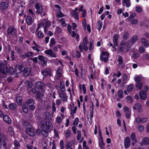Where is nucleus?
Instances as JSON below:
<instances>
[{
	"mask_svg": "<svg viewBox=\"0 0 149 149\" xmlns=\"http://www.w3.org/2000/svg\"><path fill=\"white\" fill-rule=\"evenodd\" d=\"M10 69L12 70H13V72H10L11 74L13 73H15L17 74H20L21 73L22 71H23L24 69V67L22 65H17L14 70L13 68H11Z\"/></svg>",
	"mask_w": 149,
	"mask_h": 149,
	"instance_id": "1",
	"label": "nucleus"
},
{
	"mask_svg": "<svg viewBox=\"0 0 149 149\" xmlns=\"http://www.w3.org/2000/svg\"><path fill=\"white\" fill-rule=\"evenodd\" d=\"M38 59L40 61L39 63L41 64L43 66H45L47 65V62L45 60L44 57L41 55H39L38 56Z\"/></svg>",
	"mask_w": 149,
	"mask_h": 149,
	"instance_id": "2",
	"label": "nucleus"
},
{
	"mask_svg": "<svg viewBox=\"0 0 149 149\" xmlns=\"http://www.w3.org/2000/svg\"><path fill=\"white\" fill-rule=\"evenodd\" d=\"M35 7L36 10V13L38 14L41 13L43 11L42 6L40 3H36L35 6Z\"/></svg>",
	"mask_w": 149,
	"mask_h": 149,
	"instance_id": "3",
	"label": "nucleus"
},
{
	"mask_svg": "<svg viewBox=\"0 0 149 149\" xmlns=\"http://www.w3.org/2000/svg\"><path fill=\"white\" fill-rule=\"evenodd\" d=\"M35 86L38 89L42 90L45 87V84L42 81H38L36 83Z\"/></svg>",
	"mask_w": 149,
	"mask_h": 149,
	"instance_id": "4",
	"label": "nucleus"
},
{
	"mask_svg": "<svg viewBox=\"0 0 149 149\" xmlns=\"http://www.w3.org/2000/svg\"><path fill=\"white\" fill-rule=\"evenodd\" d=\"M51 70L49 68H46L45 70H41V73L44 76L47 77L51 75Z\"/></svg>",
	"mask_w": 149,
	"mask_h": 149,
	"instance_id": "5",
	"label": "nucleus"
},
{
	"mask_svg": "<svg viewBox=\"0 0 149 149\" xmlns=\"http://www.w3.org/2000/svg\"><path fill=\"white\" fill-rule=\"evenodd\" d=\"M45 53L51 57L56 58L57 57L56 54L51 49L46 50L45 52Z\"/></svg>",
	"mask_w": 149,
	"mask_h": 149,
	"instance_id": "6",
	"label": "nucleus"
},
{
	"mask_svg": "<svg viewBox=\"0 0 149 149\" xmlns=\"http://www.w3.org/2000/svg\"><path fill=\"white\" fill-rule=\"evenodd\" d=\"M79 49L80 51L81 52H82L83 50H84L85 51H87L88 49L87 45L81 42L80 43L79 45Z\"/></svg>",
	"mask_w": 149,
	"mask_h": 149,
	"instance_id": "7",
	"label": "nucleus"
},
{
	"mask_svg": "<svg viewBox=\"0 0 149 149\" xmlns=\"http://www.w3.org/2000/svg\"><path fill=\"white\" fill-rule=\"evenodd\" d=\"M8 6V3L6 2H1L0 4V9L3 11L7 9Z\"/></svg>",
	"mask_w": 149,
	"mask_h": 149,
	"instance_id": "8",
	"label": "nucleus"
},
{
	"mask_svg": "<svg viewBox=\"0 0 149 149\" xmlns=\"http://www.w3.org/2000/svg\"><path fill=\"white\" fill-rule=\"evenodd\" d=\"M125 112V115L127 118H129L131 115V111L127 107L125 106L124 108Z\"/></svg>",
	"mask_w": 149,
	"mask_h": 149,
	"instance_id": "9",
	"label": "nucleus"
},
{
	"mask_svg": "<svg viewBox=\"0 0 149 149\" xmlns=\"http://www.w3.org/2000/svg\"><path fill=\"white\" fill-rule=\"evenodd\" d=\"M27 134L31 136H34L35 134V132L33 129L31 128H27L26 129Z\"/></svg>",
	"mask_w": 149,
	"mask_h": 149,
	"instance_id": "10",
	"label": "nucleus"
},
{
	"mask_svg": "<svg viewBox=\"0 0 149 149\" xmlns=\"http://www.w3.org/2000/svg\"><path fill=\"white\" fill-rule=\"evenodd\" d=\"M130 145V139L128 137H127L124 140V146L126 149L129 148Z\"/></svg>",
	"mask_w": 149,
	"mask_h": 149,
	"instance_id": "11",
	"label": "nucleus"
},
{
	"mask_svg": "<svg viewBox=\"0 0 149 149\" xmlns=\"http://www.w3.org/2000/svg\"><path fill=\"white\" fill-rule=\"evenodd\" d=\"M58 94L60 97L61 98L62 101H65L67 100L68 96L66 93L62 92H61L59 93Z\"/></svg>",
	"mask_w": 149,
	"mask_h": 149,
	"instance_id": "12",
	"label": "nucleus"
},
{
	"mask_svg": "<svg viewBox=\"0 0 149 149\" xmlns=\"http://www.w3.org/2000/svg\"><path fill=\"white\" fill-rule=\"evenodd\" d=\"M140 98L143 100H145L147 99V95L144 91H142L139 92Z\"/></svg>",
	"mask_w": 149,
	"mask_h": 149,
	"instance_id": "13",
	"label": "nucleus"
},
{
	"mask_svg": "<svg viewBox=\"0 0 149 149\" xmlns=\"http://www.w3.org/2000/svg\"><path fill=\"white\" fill-rule=\"evenodd\" d=\"M43 24H45V26L44 28V31L45 33L47 31V28L50 25V22L49 21H47L45 19L44 20V22L42 23Z\"/></svg>",
	"mask_w": 149,
	"mask_h": 149,
	"instance_id": "14",
	"label": "nucleus"
},
{
	"mask_svg": "<svg viewBox=\"0 0 149 149\" xmlns=\"http://www.w3.org/2000/svg\"><path fill=\"white\" fill-rule=\"evenodd\" d=\"M122 77V84L123 85L127 83L128 81V77L127 74H123Z\"/></svg>",
	"mask_w": 149,
	"mask_h": 149,
	"instance_id": "15",
	"label": "nucleus"
},
{
	"mask_svg": "<svg viewBox=\"0 0 149 149\" xmlns=\"http://www.w3.org/2000/svg\"><path fill=\"white\" fill-rule=\"evenodd\" d=\"M42 129V134L45 137H47L48 135V130H45V125L44 124L42 125H41Z\"/></svg>",
	"mask_w": 149,
	"mask_h": 149,
	"instance_id": "16",
	"label": "nucleus"
},
{
	"mask_svg": "<svg viewBox=\"0 0 149 149\" xmlns=\"http://www.w3.org/2000/svg\"><path fill=\"white\" fill-rule=\"evenodd\" d=\"M93 117V111H91L89 113L88 115V120L89 121V123L90 125H91L92 123V118Z\"/></svg>",
	"mask_w": 149,
	"mask_h": 149,
	"instance_id": "17",
	"label": "nucleus"
},
{
	"mask_svg": "<svg viewBox=\"0 0 149 149\" xmlns=\"http://www.w3.org/2000/svg\"><path fill=\"white\" fill-rule=\"evenodd\" d=\"M147 120V118H137L136 120V121L137 123H143L145 122Z\"/></svg>",
	"mask_w": 149,
	"mask_h": 149,
	"instance_id": "18",
	"label": "nucleus"
},
{
	"mask_svg": "<svg viewBox=\"0 0 149 149\" xmlns=\"http://www.w3.org/2000/svg\"><path fill=\"white\" fill-rule=\"evenodd\" d=\"M149 144V140L146 137H145L142 140V142L140 143L141 146H142L143 145H147Z\"/></svg>",
	"mask_w": 149,
	"mask_h": 149,
	"instance_id": "19",
	"label": "nucleus"
},
{
	"mask_svg": "<svg viewBox=\"0 0 149 149\" xmlns=\"http://www.w3.org/2000/svg\"><path fill=\"white\" fill-rule=\"evenodd\" d=\"M3 120L7 123L10 124L11 123V120L10 117L7 115H4L3 116Z\"/></svg>",
	"mask_w": 149,
	"mask_h": 149,
	"instance_id": "20",
	"label": "nucleus"
},
{
	"mask_svg": "<svg viewBox=\"0 0 149 149\" xmlns=\"http://www.w3.org/2000/svg\"><path fill=\"white\" fill-rule=\"evenodd\" d=\"M119 36L118 34H116L114 35L113 38V43L115 46H117L118 45L117 40Z\"/></svg>",
	"mask_w": 149,
	"mask_h": 149,
	"instance_id": "21",
	"label": "nucleus"
},
{
	"mask_svg": "<svg viewBox=\"0 0 149 149\" xmlns=\"http://www.w3.org/2000/svg\"><path fill=\"white\" fill-rule=\"evenodd\" d=\"M122 3L123 6H125L127 8L130 7L131 6L130 0H123L122 1Z\"/></svg>",
	"mask_w": 149,
	"mask_h": 149,
	"instance_id": "22",
	"label": "nucleus"
},
{
	"mask_svg": "<svg viewBox=\"0 0 149 149\" xmlns=\"http://www.w3.org/2000/svg\"><path fill=\"white\" fill-rule=\"evenodd\" d=\"M102 22L100 20H99L97 22L96 27L99 31H100L101 30L102 26Z\"/></svg>",
	"mask_w": 149,
	"mask_h": 149,
	"instance_id": "23",
	"label": "nucleus"
},
{
	"mask_svg": "<svg viewBox=\"0 0 149 149\" xmlns=\"http://www.w3.org/2000/svg\"><path fill=\"white\" fill-rule=\"evenodd\" d=\"M141 42L142 45L146 47H147L148 46V41L145 38H143L141 39Z\"/></svg>",
	"mask_w": 149,
	"mask_h": 149,
	"instance_id": "24",
	"label": "nucleus"
},
{
	"mask_svg": "<svg viewBox=\"0 0 149 149\" xmlns=\"http://www.w3.org/2000/svg\"><path fill=\"white\" fill-rule=\"evenodd\" d=\"M15 28L13 27L10 26L8 27L7 31L8 34L12 35L13 33H15Z\"/></svg>",
	"mask_w": 149,
	"mask_h": 149,
	"instance_id": "25",
	"label": "nucleus"
},
{
	"mask_svg": "<svg viewBox=\"0 0 149 149\" xmlns=\"http://www.w3.org/2000/svg\"><path fill=\"white\" fill-rule=\"evenodd\" d=\"M36 93L35 97L36 99L41 98L43 96V94L42 93L39 91H37L36 92Z\"/></svg>",
	"mask_w": 149,
	"mask_h": 149,
	"instance_id": "26",
	"label": "nucleus"
},
{
	"mask_svg": "<svg viewBox=\"0 0 149 149\" xmlns=\"http://www.w3.org/2000/svg\"><path fill=\"white\" fill-rule=\"evenodd\" d=\"M9 107L10 109L13 110H15L16 109L17 106L15 103H11L9 105Z\"/></svg>",
	"mask_w": 149,
	"mask_h": 149,
	"instance_id": "27",
	"label": "nucleus"
},
{
	"mask_svg": "<svg viewBox=\"0 0 149 149\" xmlns=\"http://www.w3.org/2000/svg\"><path fill=\"white\" fill-rule=\"evenodd\" d=\"M133 109H138L139 111H140L141 109V105L139 103H137L135 105Z\"/></svg>",
	"mask_w": 149,
	"mask_h": 149,
	"instance_id": "28",
	"label": "nucleus"
},
{
	"mask_svg": "<svg viewBox=\"0 0 149 149\" xmlns=\"http://www.w3.org/2000/svg\"><path fill=\"white\" fill-rule=\"evenodd\" d=\"M71 14L76 19H78L79 18V15L77 12L72 10L71 13Z\"/></svg>",
	"mask_w": 149,
	"mask_h": 149,
	"instance_id": "29",
	"label": "nucleus"
},
{
	"mask_svg": "<svg viewBox=\"0 0 149 149\" xmlns=\"http://www.w3.org/2000/svg\"><path fill=\"white\" fill-rule=\"evenodd\" d=\"M118 62H119V64L121 65V66H124V64L123 62V58L120 55H119L118 56Z\"/></svg>",
	"mask_w": 149,
	"mask_h": 149,
	"instance_id": "30",
	"label": "nucleus"
},
{
	"mask_svg": "<svg viewBox=\"0 0 149 149\" xmlns=\"http://www.w3.org/2000/svg\"><path fill=\"white\" fill-rule=\"evenodd\" d=\"M46 130H49L52 128V124L49 122L47 121L46 123Z\"/></svg>",
	"mask_w": 149,
	"mask_h": 149,
	"instance_id": "31",
	"label": "nucleus"
},
{
	"mask_svg": "<svg viewBox=\"0 0 149 149\" xmlns=\"http://www.w3.org/2000/svg\"><path fill=\"white\" fill-rule=\"evenodd\" d=\"M38 38L39 39H42L44 37V34L41 31H39L37 33Z\"/></svg>",
	"mask_w": 149,
	"mask_h": 149,
	"instance_id": "32",
	"label": "nucleus"
},
{
	"mask_svg": "<svg viewBox=\"0 0 149 149\" xmlns=\"http://www.w3.org/2000/svg\"><path fill=\"white\" fill-rule=\"evenodd\" d=\"M134 80L136 82H139L142 80V78L140 75H138L135 77Z\"/></svg>",
	"mask_w": 149,
	"mask_h": 149,
	"instance_id": "33",
	"label": "nucleus"
},
{
	"mask_svg": "<svg viewBox=\"0 0 149 149\" xmlns=\"http://www.w3.org/2000/svg\"><path fill=\"white\" fill-rule=\"evenodd\" d=\"M28 93L30 95L35 94L36 93V90L34 88H32L31 89H28Z\"/></svg>",
	"mask_w": 149,
	"mask_h": 149,
	"instance_id": "34",
	"label": "nucleus"
},
{
	"mask_svg": "<svg viewBox=\"0 0 149 149\" xmlns=\"http://www.w3.org/2000/svg\"><path fill=\"white\" fill-rule=\"evenodd\" d=\"M27 23L29 25L31 24L32 22L31 17L30 16H28L26 19Z\"/></svg>",
	"mask_w": 149,
	"mask_h": 149,
	"instance_id": "35",
	"label": "nucleus"
},
{
	"mask_svg": "<svg viewBox=\"0 0 149 149\" xmlns=\"http://www.w3.org/2000/svg\"><path fill=\"white\" fill-rule=\"evenodd\" d=\"M138 38L136 36H134L131 39V43L132 45L134 44L138 39Z\"/></svg>",
	"mask_w": 149,
	"mask_h": 149,
	"instance_id": "36",
	"label": "nucleus"
},
{
	"mask_svg": "<svg viewBox=\"0 0 149 149\" xmlns=\"http://www.w3.org/2000/svg\"><path fill=\"white\" fill-rule=\"evenodd\" d=\"M94 42L93 40H92L90 42L89 50L91 51V52L93 51L94 48Z\"/></svg>",
	"mask_w": 149,
	"mask_h": 149,
	"instance_id": "37",
	"label": "nucleus"
},
{
	"mask_svg": "<svg viewBox=\"0 0 149 149\" xmlns=\"http://www.w3.org/2000/svg\"><path fill=\"white\" fill-rule=\"evenodd\" d=\"M56 43V41L54 38H52L50 40L49 44V46L50 47H52L54 46V45Z\"/></svg>",
	"mask_w": 149,
	"mask_h": 149,
	"instance_id": "38",
	"label": "nucleus"
},
{
	"mask_svg": "<svg viewBox=\"0 0 149 149\" xmlns=\"http://www.w3.org/2000/svg\"><path fill=\"white\" fill-rule=\"evenodd\" d=\"M34 102V100L32 98H31L26 101V104L29 105L33 104Z\"/></svg>",
	"mask_w": 149,
	"mask_h": 149,
	"instance_id": "39",
	"label": "nucleus"
},
{
	"mask_svg": "<svg viewBox=\"0 0 149 149\" xmlns=\"http://www.w3.org/2000/svg\"><path fill=\"white\" fill-rule=\"evenodd\" d=\"M104 145L103 139H100L99 141V145L102 149H104Z\"/></svg>",
	"mask_w": 149,
	"mask_h": 149,
	"instance_id": "40",
	"label": "nucleus"
},
{
	"mask_svg": "<svg viewBox=\"0 0 149 149\" xmlns=\"http://www.w3.org/2000/svg\"><path fill=\"white\" fill-rule=\"evenodd\" d=\"M1 149H7L6 144L5 141H2L1 144Z\"/></svg>",
	"mask_w": 149,
	"mask_h": 149,
	"instance_id": "41",
	"label": "nucleus"
},
{
	"mask_svg": "<svg viewBox=\"0 0 149 149\" xmlns=\"http://www.w3.org/2000/svg\"><path fill=\"white\" fill-rule=\"evenodd\" d=\"M57 11V15L59 17H62L63 16V14L61 11L60 9L56 10Z\"/></svg>",
	"mask_w": 149,
	"mask_h": 149,
	"instance_id": "42",
	"label": "nucleus"
},
{
	"mask_svg": "<svg viewBox=\"0 0 149 149\" xmlns=\"http://www.w3.org/2000/svg\"><path fill=\"white\" fill-rule=\"evenodd\" d=\"M129 37V33L127 32H124L123 34V38L125 40H127Z\"/></svg>",
	"mask_w": 149,
	"mask_h": 149,
	"instance_id": "43",
	"label": "nucleus"
},
{
	"mask_svg": "<svg viewBox=\"0 0 149 149\" xmlns=\"http://www.w3.org/2000/svg\"><path fill=\"white\" fill-rule=\"evenodd\" d=\"M23 110L24 112L27 113L28 112V109L27 106L25 104H23L22 105Z\"/></svg>",
	"mask_w": 149,
	"mask_h": 149,
	"instance_id": "44",
	"label": "nucleus"
},
{
	"mask_svg": "<svg viewBox=\"0 0 149 149\" xmlns=\"http://www.w3.org/2000/svg\"><path fill=\"white\" fill-rule=\"evenodd\" d=\"M56 74L57 76L58 77H61L62 75V71L61 69H58L57 70Z\"/></svg>",
	"mask_w": 149,
	"mask_h": 149,
	"instance_id": "45",
	"label": "nucleus"
},
{
	"mask_svg": "<svg viewBox=\"0 0 149 149\" xmlns=\"http://www.w3.org/2000/svg\"><path fill=\"white\" fill-rule=\"evenodd\" d=\"M126 100L128 103H131L133 101V99L131 96L128 95L127 97Z\"/></svg>",
	"mask_w": 149,
	"mask_h": 149,
	"instance_id": "46",
	"label": "nucleus"
},
{
	"mask_svg": "<svg viewBox=\"0 0 149 149\" xmlns=\"http://www.w3.org/2000/svg\"><path fill=\"white\" fill-rule=\"evenodd\" d=\"M16 100L17 103L19 105L21 106L22 105V100L21 97H17V98Z\"/></svg>",
	"mask_w": 149,
	"mask_h": 149,
	"instance_id": "47",
	"label": "nucleus"
},
{
	"mask_svg": "<svg viewBox=\"0 0 149 149\" xmlns=\"http://www.w3.org/2000/svg\"><path fill=\"white\" fill-rule=\"evenodd\" d=\"M136 88L140 90L141 89V88L142 87H143V84L142 83L139 82L137 83L136 84Z\"/></svg>",
	"mask_w": 149,
	"mask_h": 149,
	"instance_id": "48",
	"label": "nucleus"
},
{
	"mask_svg": "<svg viewBox=\"0 0 149 149\" xmlns=\"http://www.w3.org/2000/svg\"><path fill=\"white\" fill-rule=\"evenodd\" d=\"M24 74L25 75L27 76L29 74L30 72L29 69V68L25 69L24 68Z\"/></svg>",
	"mask_w": 149,
	"mask_h": 149,
	"instance_id": "49",
	"label": "nucleus"
},
{
	"mask_svg": "<svg viewBox=\"0 0 149 149\" xmlns=\"http://www.w3.org/2000/svg\"><path fill=\"white\" fill-rule=\"evenodd\" d=\"M118 94L119 98H122L123 97V92L122 90H119L118 92Z\"/></svg>",
	"mask_w": 149,
	"mask_h": 149,
	"instance_id": "50",
	"label": "nucleus"
},
{
	"mask_svg": "<svg viewBox=\"0 0 149 149\" xmlns=\"http://www.w3.org/2000/svg\"><path fill=\"white\" fill-rule=\"evenodd\" d=\"M71 36L73 37H74L76 36V38L77 40L79 38V36L78 34H76L74 31H72L71 32Z\"/></svg>",
	"mask_w": 149,
	"mask_h": 149,
	"instance_id": "51",
	"label": "nucleus"
},
{
	"mask_svg": "<svg viewBox=\"0 0 149 149\" xmlns=\"http://www.w3.org/2000/svg\"><path fill=\"white\" fill-rule=\"evenodd\" d=\"M100 59L101 61H103L104 62H106L108 60V57L103 56L100 55Z\"/></svg>",
	"mask_w": 149,
	"mask_h": 149,
	"instance_id": "52",
	"label": "nucleus"
},
{
	"mask_svg": "<svg viewBox=\"0 0 149 149\" xmlns=\"http://www.w3.org/2000/svg\"><path fill=\"white\" fill-rule=\"evenodd\" d=\"M8 130L9 134L11 135L12 136L14 135V131L11 127H8Z\"/></svg>",
	"mask_w": 149,
	"mask_h": 149,
	"instance_id": "53",
	"label": "nucleus"
},
{
	"mask_svg": "<svg viewBox=\"0 0 149 149\" xmlns=\"http://www.w3.org/2000/svg\"><path fill=\"white\" fill-rule=\"evenodd\" d=\"M33 54V53L31 52H26L25 53V55L26 57H29L32 56Z\"/></svg>",
	"mask_w": 149,
	"mask_h": 149,
	"instance_id": "54",
	"label": "nucleus"
},
{
	"mask_svg": "<svg viewBox=\"0 0 149 149\" xmlns=\"http://www.w3.org/2000/svg\"><path fill=\"white\" fill-rule=\"evenodd\" d=\"M131 138L132 141H134L136 142H137V141L135 138V134L134 133H132L131 134Z\"/></svg>",
	"mask_w": 149,
	"mask_h": 149,
	"instance_id": "55",
	"label": "nucleus"
},
{
	"mask_svg": "<svg viewBox=\"0 0 149 149\" xmlns=\"http://www.w3.org/2000/svg\"><path fill=\"white\" fill-rule=\"evenodd\" d=\"M60 89L62 92L64 91L65 89L64 85L62 84L61 82L60 86Z\"/></svg>",
	"mask_w": 149,
	"mask_h": 149,
	"instance_id": "56",
	"label": "nucleus"
},
{
	"mask_svg": "<svg viewBox=\"0 0 149 149\" xmlns=\"http://www.w3.org/2000/svg\"><path fill=\"white\" fill-rule=\"evenodd\" d=\"M71 132L70 130H68L66 132V137L67 138L69 137L71 134Z\"/></svg>",
	"mask_w": 149,
	"mask_h": 149,
	"instance_id": "57",
	"label": "nucleus"
},
{
	"mask_svg": "<svg viewBox=\"0 0 149 149\" xmlns=\"http://www.w3.org/2000/svg\"><path fill=\"white\" fill-rule=\"evenodd\" d=\"M133 88V84H131L127 88V91L129 92L132 90Z\"/></svg>",
	"mask_w": 149,
	"mask_h": 149,
	"instance_id": "58",
	"label": "nucleus"
},
{
	"mask_svg": "<svg viewBox=\"0 0 149 149\" xmlns=\"http://www.w3.org/2000/svg\"><path fill=\"white\" fill-rule=\"evenodd\" d=\"M88 40L87 38L86 37H85L83 40V42H81L82 43L86 44H88Z\"/></svg>",
	"mask_w": 149,
	"mask_h": 149,
	"instance_id": "59",
	"label": "nucleus"
},
{
	"mask_svg": "<svg viewBox=\"0 0 149 149\" xmlns=\"http://www.w3.org/2000/svg\"><path fill=\"white\" fill-rule=\"evenodd\" d=\"M61 32V29L59 27H57L56 28V33L58 34L60 33Z\"/></svg>",
	"mask_w": 149,
	"mask_h": 149,
	"instance_id": "60",
	"label": "nucleus"
},
{
	"mask_svg": "<svg viewBox=\"0 0 149 149\" xmlns=\"http://www.w3.org/2000/svg\"><path fill=\"white\" fill-rule=\"evenodd\" d=\"M109 53H108L107 52H104L103 51L102 52V54L101 55L102 56H107L108 57L109 56Z\"/></svg>",
	"mask_w": 149,
	"mask_h": 149,
	"instance_id": "61",
	"label": "nucleus"
},
{
	"mask_svg": "<svg viewBox=\"0 0 149 149\" xmlns=\"http://www.w3.org/2000/svg\"><path fill=\"white\" fill-rule=\"evenodd\" d=\"M136 11L139 13H140L142 11V8L139 6H137L136 7Z\"/></svg>",
	"mask_w": 149,
	"mask_h": 149,
	"instance_id": "62",
	"label": "nucleus"
},
{
	"mask_svg": "<svg viewBox=\"0 0 149 149\" xmlns=\"http://www.w3.org/2000/svg\"><path fill=\"white\" fill-rule=\"evenodd\" d=\"M60 146L61 147V149H64V142L62 140H61L60 141Z\"/></svg>",
	"mask_w": 149,
	"mask_h": 149,
	"instance_id": "63",
	"label": "nucleus"
},
{
	"mask_svg": "<svg viewBox=\"0 0 149 149\" xmlns=\"http://www.w3.org/2000/svg\"><path fill=\"white\" fill-rule=\"evenodd\" d=\"M72 146L70 143L67 142V144L66 145V147L67 149H72L71 147Z\"/></svg>",
	"mask_w": 149,
	"mask_h": 149,
	"instance_id": "64",
	"label": "nucleus"
}]
</instances>
